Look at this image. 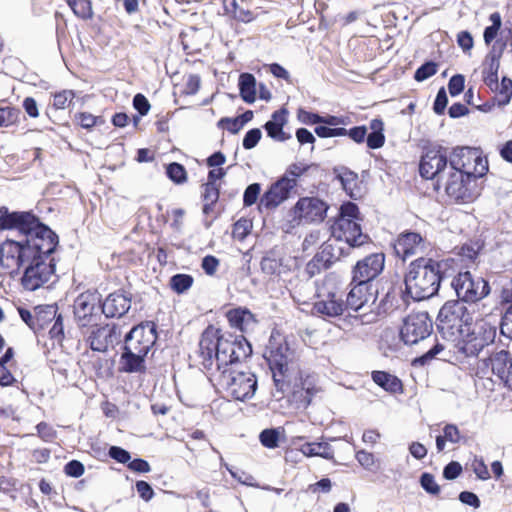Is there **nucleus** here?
Returning a JSON list of instances; mask_svg holds the SVG:
<instances>
[{"label": "nucleus", "instance_id": "obj_1", "mask_svg": "<svg viewBox=\"0 0 512 512\" xmlns=\"http://www.w3.org/2000/svg\"><path fill=\"white\" fill-rule=\"evenodd\" d=\"M251 352V346L244 337L222 332L213 325L203 331L199 342L202 365L208 370L216 365L217 372L233 368V364L246 358Z\"/></svg>", "mask_w": 512, "mask_h": 512}, {"label": "nucleus", "instance_id": "obj_2", "mask_svg": "<svg viewBox=\"0 0 512 512\" xmlns=\"http://www.w3.org/2000/svg\"><path fill=\"white\" fill-rule=\"evenodd\" d=\"M16 229L24 237L29 256H49L58 245V236L30 212H10L0 208V232Z\"/></svg>", "mask_w": 512, "mask_h": 512}, {"label": "nucleus", "instance_id": "obj_3", "mask_svg": "<svg viewBox=\"0 0 512 512\" xmlns=\"http://www.w3.org/2000/svg\"><path fill=\"white\" fill-rule=\"evenodd\" d=\"M451 260L438 262L432 258H416L405 276L406 292L416 301L434 296L440 287L442 269L448 267Z\"/></svg>", "mask_w": 512, "mask_h": 512}, {"label": "nucleus", "instance_id": "obj_4", "mask_svg": "<svg viewBox=\"0 0 512 512\" xmlns=\"http://www.w3.org/2000/svg\"><path fill=\"white\" fill-rule=\"evenodd\" d=\"M267 361L277 390L285 393L299 374L296 351L282 337L271 336Z\"/></svg>", "mask_w": 512, "mask_h": 512}, {"label": "nucleus", "instance_id": "obj_5", "mask_svg": "<svg viewBox=\"0 0 512 512\" xmlns=\"http://www.w3.org/2000/svg\"><path fill=\"white\" fill-rule=\"evenodd\" d=\"M496 325L487 318L471 321L459 335V350L468 357L478 354L488 345L492 344L496 337Z\"/></svg>", "mask_w": 512, "mask_h": 512}, {"label": "nucleus", "instance_id": "obj_6", "mask_svg": "<svg viewBox=\"0 0 512 512\" xmlns=\"http://www.w3.org/2000/svg\"><path fill=\"white\" fill-rule=\"evenodd\" d=\"M472 313L461 301H447L437 316V329L443 338L454 341L471 324Z\"/></svg>", "mask_w": 512, "mask_h": 512}, {"label": "nucleus", "instance_id": "obj_7", "mask_svg": "<svg viewBox=\"0 0 512 512\" xmlns=\"http://www.w3.org/2000/svg\"><path fill=\"white\" fill-rule=\"evenodd\" d=\"M358 206L352 202H346L340 207L338 218L331 226L332 235L345 241L349 246H360L364 243L365 236L362 234L359 221Z\"/></svg>", "mask_w": 512, "mask_h": 512}, {"label": "nucleus", "instance_id": "obj_8", "mask_svg": "<svg viewBox=\"0 0 512 512\" xmlns=\"http://www.w3.org/2000/svg\"><path fill=\"white\" fill-rule=\"evenodd\" d=\"M217 381L226 394L237 401L251 399L257 389L256 376L250 371H236L233 368L223 369L218 372Z\"/></svg>", "mask_w": 512, "mask_h": 512}, {"label": "nucleus", "instance_id": "obj_9", "mask_svg": "<svg viewBox=\"0 0 512 512\" xmlns=\"http://www.w3.org/2000/svg\"><path fill=\"white\" fill-rule=\"evenodd\" d=\"M328 209L329 205L319 197H301L289 212L290 222L293 226L319 224L325 219Z\"/></svg>", "mask_w": 512, "mask_h": 512}, {"label": "nucleus", "instance_id": "obj_10", "mask_svg": "<svg viewBox=\"0 0 512 512\" xmlns=\"http://www.w3.org/2000/svg\"><path fill=\"white\" fill-rule=\"evenodd\" d=\"M449 169L459 170L461 173L477 180L488 171L487 160L476 149L458 147L453 150L449 159Z\"/></svg>", "mask_w": 512, "mask_h": 512}, {"label": "nucleus", "instance_id": "obj_11", "mask_svg": "<svg viewBox=\"0 0 512 512\" xmlns=\"http://www.w3.org/2000/svg\"><path fill=\"white\" fill-rule=\"evenodd\" d=\"M462 303H475L490 293L489 283L482 277H474L469 271L460 272L451 282Z\"/></svg>", "mask_w": 512, "mask_h": 512}, {"label": "nucleus", "instance_id": "obj_12", "mask_svg": "<svg viewBox=\"0 0 512 512\" xmlns=\"http://www.w3.org/2000/svg\"><path fill=\"white\" fill-rule=\"evenodd\" d=\"M443 186L448 196L456 201L470 202L479 194L477 180L461 173L459 170H450L443 176L440 187Z\"/></svg>", "mask_w": 512, "mask_h": 512}, {"label": "nucleus", "instance_id": "obj_13", "mask_svg": "<svg viewBox=\"0 0 512 512\" xmlns=\"http://www.w3.org/2000/svg\"><path fill=\"white\" fill-rule=\"evenodd\" d=\"M73 309L79 326H94L102 314L101 295L97 291H85L75 299Z\"/></svg>", "mask_w": 512, "mask_h": 512}, {"label": "nucleus", "instance_id": "obj_14", "mask_svg": "<svg viewBox=\"0 0 512 512\" xmlns=\"http://www.w3.org/2000/svg\"><path fill=\"white\" fill-rule=\"evenodd\" d=\"M433 330L432 320L428 313L420 311L409 314L404 320L400 336L407 345H413L429 337Z\"/></svg>", "mask_w": 512, "mask_h": 512}, {"label": "nucleus", "instance_id": "obj_15", "mask_svg": "<svg viewBox=\"0 0 512 512\" xmlns=\"http://www.w3.org/2000/svg\"><path fill=\"white\" fill-rule=\"evenodd\" d=\"M447 150L443 147L428 149L421 158L419 171L423 178L435 179L436 187L440 188V182L447 173Z\"/></svg>", "mask_w": 512, "mask_h": 512}, {"label": "nucleus", "instance_id": "obj_16", "mask_svg": "<svg viewBox=\"0 0 512 512\" xmlns=\"http://www.w3.org/2000/svg\"><path fill=\"white\" fill-rule=\"evenodd\" d=\"M157 339L155 326L152 323L140 324L131 329L125 336V350L146 355Z\"/></svg>", "mask_w": 512, "mask_h": 512}, {"label": "nucleus", "instance_id": "obj_17", "mask_svg": "<svg viewBox=\"0 0 512 512\" xmlns=\"http://www.w3.org/2000/svg\"><path fill=\"white\" fill-rule=\"evenodd\" d=\"M54 258H32L23 276V285L29 290H36L48 282L54 274Z\"/></svg>", "mask_w": 512, "mask_h": 512}, {"label": "nucleus", "instance_id": "obj_18", "mask_svg": "<svg viewBox=\"0 0 512 512\" xmlns=\"http://www.w3.org/2000/svg\"><path fill=\"white\" fill-rule=\"evenodd\" d=\"M87 343L93 351L106 352L113 348L121 340L122 330L117 325L106 324L104 326H91Z\"/></svg>", "mask_w": 512, "mask_h": 512}, {"label": "nucleus", "instance_id": "obj_19", "mask_svg": "<svg viewBox=\"0 0 512 512\" xmlns=\"http://www.w3.org/2000/svg\"><path fill=\"white\" fill-rule=\"evenodd\" d=\"M295 188V182L287 175H283L274 182L260 198V206L266 209H274L287 200L291 191Z\"/></svg>", "mask_w": 512, "mask_h": 512}, {"label": "nucleus", "instance_id": "obj_20", "mask_svg": "<svg viewBox=\"0 0 512 512\" xmlns=\"http://www.w3.org/2000/svg\"><path fill=\"white\" fill-rule=\"evenodd\" d=\"M293 400L298 404V407L306 408L312 402L313 397L320 391L316 385V378L313 375H306L303 377L302 372L296 379H293L292 384Z\"/></svg>", "mask_w": 512, "mask_h": 512}, {"label": "nucleus", "instance_id": "obj_21", "mask_svg": "<svg viewBox=\"0 0 512 512\" xmlns=\"http://www.w3.org/2000/svg\"><path fill=\"white\" fill-rule=\"evenodd\" d=\"M428 243L415 232L401 233L394 243L396 256H412L427 252Z\"/></svg>", "mask_w": 512, "mask_h": 512}, {"label": "nucleus", "instance_id": "obj_22", "mask_svg": "<svg viewBox=\"0 0 512 512\" xmlns=\"http://www.w3.org/2000/svg\"><path fill=\"white\" fill-rule=\"evenodd\" d=\"M318 297L322 299L314 304V309L317 313L329 317H335L343 313L345 303L342 300V296L339 295L337 291L320 288L318 290Z\"/></svg>", "mask_w": 512, "mask_h": 512}, {"label": "nucleus", "instance_id": "obj_23", "mask_svg": "<svg viewBox=\"0 0 512 512\" xmlns=\"http://www.w3.org/2000/svg\"><path fill=\"white\" fill-rule=\"evenodd\" d=\"M385 258H363L359 260L354 268L353 282L367 284L376 278L384 268Z\"/></svg>", "mask_w": 512, "mask_h": 512}, {"label": "nucleus", "instance_id": "obj_24", "mask_svg": "<svg viewBox=\"0 0 512 512\" xmlns=\"http://www.w3.org/2000/svg\"><path fill=\"white\" fill-rule=\"evenodd\" d=\"M131 307V298L124 291L111 293L102 303V313L106 317H121Z\"/></svg>", "mask_w": 512, "mask_h": 512}, {"label": "nucleus", "instance_id": "obj_25", "mask_svg": "<svg viewBox=\"0 0 512 512\" xmlns=\"http://www.w3.org/2000/svg\"><path fill=\"white\" fill-rule=\"evenodd\" d=\"M18 311L21 319L33 330L43 328L47 321H52L56 316V310L53 306L37 308L35 315L24 308H19Z\"/></svg>", "mask_w": 512, "mask_h": 512}, {"label": "nucleus", "instance_id": "obj_26", "mask_svg": "<svg viewBox=\"0 0 512 512\" xmlns=\"http://www.w3.org/2000/svg\"><path fill=\"white\" fill-rule=\"evenodd\" d=\"M286 122L287 111L285 109H280L272 114L271 119L266 122L264 128L269 137L276 141L282 142L288 140L291 137L283 131V126Z\"/></svg>", "mask_w": 512, "mask_h": 512}, {"label": "nucleus", "instance_id": "obj_27", "mask_svg": "<svg viewBox=\"0 0 512 512\" xmlns=\"http://www.w3.org/2000/svg\"><path fill=\"white\" fill-rule=\"evenodd\" d=\"M352 287L347 295L345 307L353 311L360 310L372 298V294L368 293V286L362 282Z\"/></svg>", "mask_w": 512, "mask_h": 512}, {"label": "nucleus", "instance_id": "obj_28", "mask_svg": "<svg viewBox=\"0 0 512 512\" xmlns=\"http://www.w3.org/2000/svg\"><path fill=\"white\" fill-rule=\"evenodd\" d=\"M146 355L134 351L125 350L120 357V370L127 373H139L145 371Z\"/></svg>", "mask_w": 512, "mask_h": 512}, {"label": "nucleus", "instance_id": "obj_29", "mask_svg": "<svg viewBox=\"0 0 512 512\" xmlns=\"http://www.w3.org/2000/svg\"><path fill=\"white\" fill-rule=\"evenodd\" d=\"M227 319L231 327L239 329L241 332H247L255 325L253 314L246 309H233L227 312Z\"/></svg>", "mask_w": 512, "mask_h": 512}, {"label": "nucleus", "instance_id": "obj_30", "mask_svg": "<svg viewBox=\"0 0 512 512\" xmlns=\"http://www.w3.org/2000/svg\"><path fill=\"white\" fill-rule=\"evenodd\" d=\"M502 303L509 304L501 321L500 331L503 336L512 340V278L509 288H505L501 293Z\"/></svg>", "mask_w": 512, "mask_h": 512}, {"label": "nucleus", "instance_id": "obj_31", "mask_svg": "<svg viewBox=\"0 0 512 512\" xmlns=\"http://www.w3.org/2000/svg\"><path fill=\"white\" fill-rule=\"evenodd\" d=\"M373 381L385 391L397 393L402 391L401 381L394 375L384 371H374L372 373Z\"/></svg>", "mask_w": 512, "mask_h": 512}, {"label": "nucleus", "instance_id": "obj_32", "mask_svg": "<svg viewBox=\"0 0 512 512\" xmlns=\"http://www.w3.org/2000/svg\"><path fill=\"white\" fill-rule=\"evenodd\" d=\"M0 256H29L24 237L21 239L7 238L0 245Z\"/></svg>", "mask_w": 512, "mask_h": 512}, {"label": "nucleus", "instance_id": "obj_33", "mask_svg": "<svg viewBox=\"0 0 512 512\" xmlns=\"http://www.w3.org/2000/svg\"><path fill=\"white\" fill-rule=\"evenodd\" d=\"M239 89L245 102L253 103L256 100V79L252 74L243 73L240 75Z\"/></svg>", "mask_w": 512, "mask_h": 512}, {"label": "nucleus", "instance_id": "obj_34", "mask_svg": "<svg viewBox=\"0 0 512 512\" xmlns=\"http://www.w3.org/2000/svg\"><path fill=\"white\" fill-rule=\"evenodd\" d=\"M489 361L491 363L492 372L499 378L510 368L512 364V358L509 352L501 350L493 353Z\"/></svg>", "mask_w": 512, "mask_h": 512}, {"label": "nucleus", "instance_id": "obj_35", "mask_svg": "<svg viewBox=\"0 0 512 512\" xmlns=\"http://www.w3.org/2000/svg\"><path fill=\"white\" fill-rule=\"evenodd\" d=\"M300 451L308 457L319 456L328 460L334 456L331 446L326 442L305 443Z\"/></svg>", "mask_w": 512, "mask_h": 512}, {"label": "nucleus", "instance_id": "obj_36", "mask_svg": "<svg viewBox=\"0 0 512 512\" xmlns=\"http://www.w3.org/2000/svg\"><path fill=\"white\" fill-rule=\"evenodd\" d=\"M371 133L367 135V146L371 149H379L384 145V124L381 119H373L370 122Z\"/></svg>", "mask_w": 512, "mask_h": 512}, {"label": "nucleus", "instance_id": "obj_37", "mask_svg": "<svg viewBox=\"0 0 512 512\" xmlns=\"http://www.w3.org/2000/svg\"><path fill=\"white\" fill-rule=\"evenodd\" d=\"M194 279L188 274H176L171 277L169 285L177 294H183L193 285Z\"/></svg>", "mask_w": 512, "mask_h": 512}, {"label": "nucleus", "instance_id": "obj_38", "mask_svg": "<svg viewBox=\"0 0 512 512\" xmlns=\"http://www.w3.org/2000/svg\"><path fill=\"white\" fill-rule=\"evenodd\" d=\"M67 4L77 17L85 20L93 17L92 3L90 0H69Z\"/></svg>", "mask_w": 512, "mask_h": 512}, {"label": "nucleus", "instance_id": "obj_39", "mask_svg": "<svg viewBox=\"0 0 512 512\" xmlns=\"http://www.w3.org/2000/svg\"><path fill=\"white\" fill-rule=\"evenodd\" d=\"M496 93L495 100L499 106H505L510 102L512 96V80L503 77L499 83L498 90H493Z\"/></svg>", "mask_w": 512, "mask_h": 512}, {"label": "nucleus", "instance_id": "obj_40", "mask_svg": "<svg viewBox=\"0 0 512 512\" xmlns=\"http://www.w3.org/2000/svg\"><path fill=\"white\" fill-rule=\"evenodd\" d=\"M20 117V111L14 107H0V128H6L16 124Z\"/></svg>", "mask_w": 512, "mask_h": 512}, {"label": "nucleus", "instance_id": "obj_41", "mask_svg": "<svg viewBox=\"0 0 512 512\" xmlns=\"http://www.w3.org/2000/svg\"><path fill=\"white\" fill-rule=\"evenodd\" d=\"M489 19L492 22V25L485 28L483 35L484 41L487 45L495 39L502 24L501 16L498 12L492 13Z\"/></svg>", "mask_w": 512, "mask_h": 512}, {"label": "nucleus", "instance_id": "obj_42", "mask_svg": "<svg viewBox=\"0 0 512 512\" xmlns=\"http://www.w3.org/2000/svg\"><path fill=\"white\" fill-rule=\"evenodd\" d=\"M498 68L499 62L492 59L489 67L484 70V82L491 90H498Z\"/></svg>", "mask_w": 512, "mask_h": 512}, {"label": "nucleus", "instance_id": "obj_43", "mask_svg": "<svg viewBox=\"0 0 512 512\" xmlns=\"http://www.w3.org/2000/svg\"><path fill=\"white\" fill-rule=\"evenodd\" d=\"M166 174L176 184L185 183L187 180V172L184 166L176 162L167 166Z\"/></svg>", "mask_w": 512, "mask_h": 512}, {"label": "nucleus", "instance_id": "obj_44", "mask_svg": "<svg viewBox=\"0 0 512 512\" xmlns=\"http://www.w3.org/2000/svg\"><path fill=\"white\" fill-rule=\"evenodd\" d=\"M75 98V94L72 90H63L61 92L54 94L53 106L56 109H65L68 108L73 99Z\"/></svg>", "mask_w": 512, "mask_h": 512}, {"label": "nucleus", "instance_id": "obj_45", "mask_svg": "<svg viewBox=\"0 0 512 512\" xmlns=\"http://www.w3.org/2000/svg\"><path fill=\"white\" fill-rule=\"evenodd\" d=\"M437 71L438 65L435 62H426L416 70L414 78L416 81L422 82L435 75Z\"/></svg>", "mask_w": 512, "mask_h": 512}, {"label": "nucleus", "instance_id": "obj_46", "mask_svg": "<svg viewBox=\"0 0 512 512\" xmlns=\"http://www.w3.org/2000/svg\"><path fill=\"white\" fill-rule=\"evenodd\" d=\"M331 265V262L329 259L324 260V258H312L307 264H306V273L313 277L314 275L321 272L322 269H327Z\"/></svg>", "mask_w": 512, "mask_h": 512}, {"label": "nucleus", "instance_id": "obj_47", "mask_svg": "<svg viewBox=\"0 0 512 512\" xmlns=\"http://www.w3.org/2000/svg\"><path fill=\"white\" fill-rule=\"evenodd\" d=\"M219 197V189L216 184L207 182L204 185L203 199L205 201L204 211H207L208 206L214 204Z\"/></svg>", "mask_w": 512, "mask_h": 512}, {"label": "nucleus", "instance_id": "obj_48", "mask_svg": "<svg viewBox=\"0 0 512 512\" xmlns=\"http://www.w3.org/2000/svg\"><path fill=\"white\" fill-rule=\"evenodd\" d=\"M260 442L263 446L273 449L278 446L279 433L275 429H265L260 433Z\"/></svg>", "mask_w": 512, "mask_h": 512}, {"label": "nucleus", "instance_id": "obj_49", "mask_svg": "<svg viewBox=\"0 0 512 512\" xmlns=\"http://www.w3.org/2000/svg\"><path fill=\"white\" fill-rule=\"evenodd\" d=\"M77 122L82 128L91 129L92 127L103 124L104 120L101 117H97L88 112L79 113L76 116Z\"/></svg>", "mask_w": 512, "mask_h": 512}, {"label": "nucleus", "instance_id": "obj_50", "mask_svg": "<svg viewBox=\"0 0 512 512\" xmlns=\"http://www.w3.org/2000/svg\"><path fill=\"white\" fill-rule=\"evenodd\" d=\"M260 266L262 271L268 275L280 273L281 258H262Z\"/></svg>", "mask_w": 512, "mask_h": 512}, {"label": "nucleus", "instance_id": "obj_51", "mask_svg": "<svg viewBox=\"0 0 512 512\" xmlns=\"http://www.w3.org/2000/svg\"><path fill=\"white\" fill-rule=\"evenodd\" d=\"M251 228V223L247 219H240L233 225L232 235L235 239H244Z\"/></svg>", "mask_w": 512, "mask_h": 512}, {"label": "nucleus", "instance_id": "obj_52", "mask_svg": "<svg viewBox=\"0 0 512 512\" xmlns=\"http://www.w3.org/2000/svg\"><path fill=\"white\" fill-rule=\"evenodd\" d=\"M260 191H261L260 184H258V183L250 184L244 192V196H243L244 205L251 206V205L255 204L259 197Z\"/></svg>", "mask_w": 512, "mask_h": 512}, {"label": "nucleus", "instance_id": "obj_53", "mask_svg": "<svg viewBox=\"0 0 512 512\" xmlns=\"http://www.w3.org/2000/svg\"><path fill=\"white\" fill-rule=\"evenodd\" d=\"M357 178V174L352 171H344L339 175V180L344 190L350 194H352V191L356 186Z\"/></svg>", "mask_w": 512, "mask_h": 512}, {"label": "nucleus", "instance_id": "obj_54", "mask_svg": "<svg viewBox=\"0 0 512 512\" xmlns=\"http://www.w3.org/2000/svg\"><path fill=\"white\" fill-rule=\"evenodd\" d=\"M315 133L321 138L338 137L347 135V129L318 126L315 128Z\"/></svg>", "mask_w": 512, "mask_h": 512}, {"label": "nucleus", "instance_id": "obj_55", "mask_svg": "<svg viewBox=\"0 0 512 512\" xmlns=\"http://www.w3.org/2000/svg\"><path fill=\"white\" fill-rule=\"evenodd\" d=\"M421 486L423 489L433 495H437L440 492V487L436 483L434 477L429 473H424L420 479Z\"/></svg>", "mask_w": 512, "mask_h": 512}, {"label": "nucleus", "instance_id": "obj_56", "mask_svg": "<svg viewBox=\"0 0 512 512\" xmlns=\"http://www.w3.org/2000/svg\"><path fill=\"white\" fill-rule=\"evenodd\" d=\"M261 136L262 133L260 129L254 128L249 130L244 136L243 147L248 150L254 148L261 139Z\"/></svg>", "mask_w": 512, "mask_h": 512}, {"label": "nucleus", "instance_id": "obj_57", "mask_svg": "<svg viewBox=\"0 0 512 512\" xmlns=\"http://www.w3.org/2000/svg\"><path fill=\"white\" fill-rule=\"evenodd\" d=\"M465 79L464 76L458 74L451 77L448 83L449 93L452 96L460 94L464 89Z\"/></svg>", "mask_w": 512, "mask_h": 512}, {"label": "nucleus", "instance_id": "obj_58", "mask_svg": "<svg viewBox=\"0 0 512 512\" xmlns=\"http://www.w3.org/2000/svg\"><path fill=\"white\" fill-rule=\"evenodd\" d=\"M472 469L479 479L487 480L490 478V473L483 459L475 458L472 462Z\"/></svg>", "mask_w": 512, "mask_h": 512}, {"label": "nucleus", "instance_id": "obj_59", "mask_svg": "<svg viewBox=\"0 0 512 512\" xmlns=\"http://www.w3.org/2000/svg\"><path fill=\"white\" fill-rule=\"evenodd\" d=\"M64 472L68 476L78 478L84 473V465L80 461L72 460L65 465Z\"/></svg>", "mask_w": 512, "mask_h": 512}, {"label": "nucleus", "instance_id": "obj_60", "mask_svg": "<svg viewBox=\"0 0 512 512\" xmlns=\"http://www.w3.org/2000/svg\"><path fill=\"white\" fill-rule=\"evenodd\" d=\"M109 456L119 463H128L131 459L130 453L125 449L112 446L109 449Z\"/></svg>", "mask_w": 512, "mask_h": 512}, {"label": "nucleus", "instance_id": "obj_61", "mask_svg": "<svg viewBox=\"0 0 512 512\" xmlns=\"http://www.w3.org/2000/svg\"><path fill=\"white\" fill-rule=\"evenodd\" d=\"M462 472V466L456 461H452L447 464L443 470V476L447 480H453L457 478Z\"/></svg>", "mask_w": 512, "mask_h": 512}, {"label": "nucleus", "instance_id": "obj_62", "mask_svg": "<svg viewBox=\"0 0 512 512\" xmlns=\"http://www.w3.org/2000/svg\"><path fill=\"white\" fill-rule=\"evenodd\" d=\"M447 103L448 98L446 91L444 88H441L436 95V99L433 106L434 112L436 114H442L447 106Z\"/></svg>", "mask_w": 512, "mask_h": 512}, {"label": "nucleus", "instance_id": "obj_63", "mask_svg": "<svg viewBox=\"0 0 512 512\" xmlns=\"http://www.w3.org/2000/svg\"><path fill=\"white\" fill-rule=\"evenodd\" d=\"M443 433L444 435L442 436L451 443H458L460 441V431L454 424L445 425L443 428Z\"/></svg>", "mask_w": 512, "mask_h": 512}, {"label": "nucleus", "instance_id": "obj_64", "mask_svg": "<svg viewBox=\"0 0 512 512\" xmlns=\"http://www.w3.org/2000/svg\"><path fill=\"white\" fill-rule=\"evenodd\" d=\"M457 43L464 52H468L473 48V37L467 31H462L457 35Z\"/></svg>", "mask_w": 512, "mask_h": 512}]
</instances>
